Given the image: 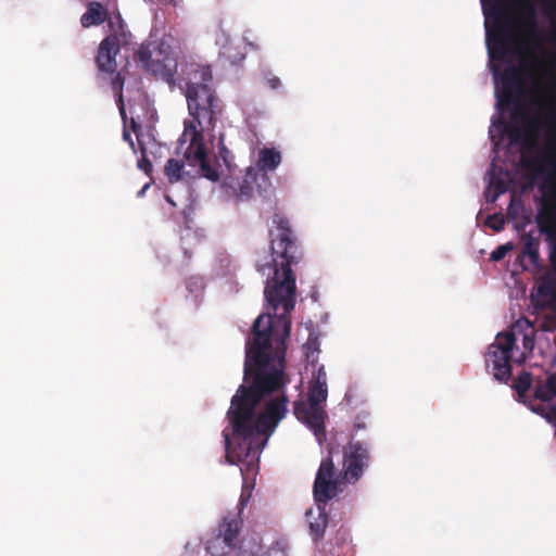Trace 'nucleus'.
<instances>
[{
  "label": "nucleus",
  "instance_id": "nucleus-1",
  "mask_svg": "<svg viewBox=\"0 0 556 556\" xmlns=\"http://www.w3.org/2000/svg\"><path fill=\"white\" fill-rule=\"evenodd\" d=\"M275 228L270 236V261L257 263V270L266 276L264 298L266 308L271 309L282 333L277 342L275 356L271 355L273 317L261 314L252 327V340L245 345L243 384L231 399L227 417L232 428V437L239 441L231 448V440L224 434L228 455L235 454L239 460L248 458L258 447L261 437L271 435L288 412V397L278 395L267 402L256 415L261 401L285 386L286 340L291 332V313L295 306L296 285L292 266L301 260V251L290 222L276 213L273 217Z\"/></svg>",
  "mask_w": 556,
  "mask_h": 556
},
{
  "label": "nucleus",
  "instance_id": "nucleus-2",
  "mask_svg": "<svg viewBox=\"0 0 556 556\" xmlns=\"http://www.w3.org/2000/svg\"><path fill=\"white\" fill-rule=\"evenodd\" d=\"M186 99L190 122H185L184 136H190L185 157L190 166H198L205 178L217 181L219 174L210 163L204 144V131H213L224 111L223 101L212 88L210 65L190 63L186 71Z\"/></svg>",
  "mask_w": 556,
  "mask_h": 556
},
{
  "label": "nucleus",
  "instance_id": "nucleus-3",
  "mask_svg": "<svg viewBox=\"0 0 556 556\" xmlns=\"http://www.w3.org/2000/svg\"><path fill=\"white\" fill-rule=\"evenodd\" d=\"M517 7V21L523 28L538 23L536 0H511ZM505 0H481L485 17L486 43L492 59L503 60L507 53L505 30L507 21L504 20ZM545 14L553 24V40L556 42V0H542Z\"/></svg>",
  "mask_w": 556,
  "mask_h": 556
},
{
  "label": "nucleus",
  "instance_id": "nucleus-4",
  "mask_svg": "<svg viewBox=\"0 0 556 556\" xmlns=\"http://www.w3.org/2000/svg\"><path fill=\"white\" fill-rule=\"evenodd\" d=\"M332 454L333 448H328V456L323 458L315 477L313 494L317 508L309 509L306 513L309 533L314 542L324 539L329 522L326 505L340 492V480L336 477L337 469L333 464Z\"/></svg>",
  "mask_w": 556,
  "mask_h": 556
},
{
  "label": "nucleus",
  "instance_id": "nucleus-5",
  "mask_svg": "<svg viewBox=\"0 0 556 556\" xmlns=\"http://www.w3.org/2000/svg\"><path fill=\"white\" fill-rule=\"evenodd\" d=\"M135 59L153 76L168 84L175 81L177 60L170 47L164 42L149 41L140 45Z\"/></svg>",
  "mask_w": 556,
  "mask_h": 556
},
{
  "label": "nucleus",
  "instance_id": "nucleus-6",
  "mask_svg": "<svg viewBox=\"0 0 556 556\" xmlns=\"http://www.w3.org/2000/svg\"><path fill=\"white\" fill-rule=\"evenodd\" d=\"M327 396V387L311 384L307 401H295L293 407L295 417L306 425L319 441L325 435L326 412L324 405Z\"/></svg>",
  "mask_w": 556,
  "mask_h": 556
},
{
  "label": "nucleus",
  "instance_id": "nucleus-7",
  "mask_svg": "<svg viewBox=\"0 0 556 556\" xmlns=\"http://www.w3.org/2000/svg\"><path fill=\"white\" fill-rule=\"evenodd\" d=\"M223 187L227 194L238 201L250 200L254 191L263 198H269L274 193V187L267 172L254 167H249L242 177H226Z\"/></svg>",
  "mask_w": 556,
  "mask_h": 556
},
{
  "label": "nucleus",
  "instance_id": "nucleus-8",
  "mask_svg": "<svg viewBox=\"0 0 556 556\" xmlns=\"http://www.w3.org/2000/svg\"><path fill=\"white\" fill-rule=\"evenodd\" d=\"M242 508L238 511H228L218 523L213 535L206 541L205 549L212 556H227L236 547L240 540L243 526L241 517Z\"/></svg>",
  "mask_w": 556,
  "mask_h": 556
},
{
  "label": "nucleus",
  "instance_id": "nucleus-9",
  "mask_svg": "<svg viewBox=\"0 0 556 556\" xmlns=\"http://www.w3.org/2000/svg\"><path fill=\"white\" fill-rule=\"evenodd\" d=\"M516 342L513 332L498 333L485 355V364L492 367L496 380L506 382L511 376L510 357Z\"/></svg>",
  "mask_w": 556,
  "mask_h": 556
},
{
  "label": "nucleus",
  "instance_id": "nucleus-10",
  "mask_svg": "<svg viewBox=\"0 0 556 556\" xmlns=\"http://www.w3.org/2000/svg\"><path fill=\"white\" fill-rule=\"evenodd\" d=\"M370 462L369 444L352 437L343 447V479L349 483L357 482Z\"/></svg>",
  "mask_w": 556,
  "mask_h": 556
},
{
  "label": "nucleus",
  "instance_id": "nucleus-11",
  "mask_svg": "<svg viewBox=\"0 0 556 556\" xmlns=\"http://www.w3.org/2000/svg\"><path fill=\"white\" fill-rule=\"evenodd\" d=\"M121 51V42L117 35L106 36L99 45L96 55V65L100 75L104 79H109L112 85L115 75L119 74L125 77L126 70L117 71L116 55Z\"/></svg>",
  "mask_w": 556,
  "mask_h": 556
},
{
  "label": "nucleus",
  "instance_id": "nucleus-12",
  "mask_svg": "<svg viewBox=\"0 0 556 556\" xmlns=\"http://www.w3.org/2000/svg\"><path fill=\"white\" fill-rule=\"evenodd\" d=\"M522 71L519 67L508 66L502 76V94L500 103H518L522 94Z\"/></svg>",
  "mask_w": 556,
  "mask_h": 556
},
{
  "label": "nucleus",
  "instance_id": "nucleus-13",
  "mask_svg": "<svg viewBox=\"0 0 556 556\" xmlns=\"http://www.w3.org/2000/svg\"><path fill=\"white\" fill-rule=\"evenodd\" d=\"M108 15V9L101 2L89 1L86 12L80 17V24L84 28L99 26L106 21Z\"/></svg>",
  "mask_w": 556,
  "mask_h": 556
},
{
  "label": "nucleus",
  "instance_id": "nucleus-14",
  "mask_svg": "<svg viewBox=\"0 0 556 556\" xmlns=\"http://www.w3.org/2000/svg\"><path fill=\"white\" fill-rule=\"evenodd\" d=\"M523 38L527 48L532 47L538 51H544L546 40L544 31L539 27V23H535L534 26L523 27ZM527 52L533 60H536L535 55L529 52V49H527Z\"/></svg>",
  "mask_w": 556,
  "mask_h": 556
},
{
  "label": "nucleus",
  "instance_id": "nucleus-15",
  "mask_svg": "<svg viewBox=\"0 0 556 556\" xmlns=\"http://www.w3.org/2000/svg\"><path fill=\"white\" fill-rule=\"evenodd\" d=\"M281 163V154L271 148H264L260 151L258 163L255 169L265 172L274 170Z\"/></svg>",
  "mask_w": 556,
  "mask_h": 556
},
{
  "label": "nucleus",
  "instance_id": "nucleus-16",
  "mask_svg": "<svg viewBox=\"0 0 556 556\" xmlns=\"http://www.w3.org/2000/svg\"><path fill=\"white\" fill-rule=\"evenodd\" d=\"M262 549L261 542L252 538L250 540L243 539L232 552H236L235 556H258Z\"/></svg>",
  "mask_w": 556,
  "mask_h": 556
},
{
  "label": "nucleus",
  "instance_id": "nucleus-17",
  "mask_svg": "<svg viewBox=\"0 0 556 556\" xmlns=\"http://www.w3.org/2000/svg\"><path fill=\"white\" fill-rule=\"evenodd\" d=\"M523 245H522V254L530 258L531 264L538 265L540 260V241L538 238L532 237L531 235H525L522 237Z\"/></svg>",
  "mask_w": 556,
  "mask_h": 556
},
{
  "label": "nucleus",
  "instance_id": "nucleus-18",
  "mask_svg": "<svg viewBox=\"0 0 556 556\" xmlns=\"http://www.w3.org/2000/svg\"><path fill=\"white\" fill-rule=\"evenodd\" d=\"M534 396L543 402L556 396V375L549 376L544 383L536 386Z\"/></svg>",
  "mask_w": 556,
  "mask_h": 556
},
{
  "label": "nucleus",
  "instance_id": "nucleus-19",
  "mask_svg": "<svg viewBox=\"0 0 556 556\" xmlns=\"http://www.w3.org/2000/svg\"><path fill=\"white\" fill-rule=\"evenodd\" d=\"M124 84H125V77L117 74V75H115V78L112 81L111 88L114 92L121 117H122L124 124H126L127 115H126L124 97H123Z\"/></svg>",
  "mask_w": 556,
  "mask_h": 556
},
{
  "label": "nucleus",
  "instance_id": "nucleus-20",
  "mask_svg": "<svg viewBox=\"0 0 556 556\" xmlns=\"http://www.w3.org/2000/svg\"><path fill=\"white\" fill-rule=\"evenodd\" d=\"M130 127H131L132 131L136 134L137 140H138V144L140 147V150H141V153H142L141 159L138 161V167L140 169L144 170L147 174H149L151 172V169H152V164H151L150 160L146 155V149H144V147H143V144L141 142V139H140L139 131L141 130L142 126L134 117H131L130 118Z\"/></svg>",
  "mask_w": 556,
  "mask_h": 556
},
{
  "label": "nucleus",
  "instance_id": "nucleus-21",
  "mask_svg": "<svg viewBox=\"0 0 556 556\" xmlns=\"http://www.w3.org/2000/svg\"><path fill=\"white\" fill-rule=\"evenodd\" d=\"M185 164L181 160L169 159L165 165L164 173L169 182H176L181 178Z\"/></svg>",
  "mask_w": 556,
  "mask_h": 556
},
{
  "label": "nucleus",
  "instance_id": "nucleus-22",
  "mask_svg": "<svg viewBox=\"0 0 556 556\" xmlns=\"http://www.w3.org/2000/svg\"><path fill=\"white\" fill-rule=\"evenodd\" d=\"M532 384V376L530 372L523 371L521 372L514 384L515 390L518 394L523 395L526 394Z\"/></svg>",
  "mask_w": 556,
  "mask_h": 556
},
{
  "label": "nucleus",
  "instance_id": "nucleus-23",
  "mask_svg": "<svg viewBox=\"0 0 556 556\" xmlns=\"http://www.w3.org/2000/svg\"><path fill=\"white\" fill-rule=\"evenodd\" d=\"M266 556H288V543L285 540L274 542L266 552Z\"/></svg>",
  "mask_w": 556,
  "mask_h": 556
},
{
  "label": "nucleus",
  "instance_id": "nucleus-24",
  "mask_svg": "<svg viewBox=\"0 0 556 556\" xmlns=\"http://www.w3.org/2000/svg\"><path fill=\"white\" fill-rule=\"evenodd\" d=\"M485 225L494 231H501L504 228L505 222L501 214L495 213L486 217Z\"/></svg>",
  "mask_w": 556,
  "mask_h": 556
},
{
  "label": "nucleus",
  "instance_id": "nucleus-25",
  "mask_svg": "<svg viewBox=\"0 0 556 556\" xmlns=\"http://www.w3.org/2000/svg\"><path fill=\"white\" fill-rule=\"evenodd\" d=\"M513 249V243H506L498 245L492 253H491V260L494 262L502 261L506 254Z\"/></svg>",
  "mask_w": 556,
  "mask_h": 556
},
{
  "label": "nucleus",
  "instance_id": "nucleus-26",
  "mask_svg": "<svg viewBox=\"0 0 556 556\" xmlns=\"http://www.w3.org/2000/svg\"><path fill=\"white\" fill-rule=\"evenodd\" d=\"M494 188H495V191H494L493 195L488 199L489 202H495L497 200V198L501 194L505 193L506 190H507V187H506L505 182L502 181L501 179H498L495 182Z\"/></svg>",
  "mask_w": 556,
  "mask_h": 556
},
{
  "label": "nucleus",
  "instance_id": "nucleus-27",
  "mask_svg": "<svg viewBox=\"0 0 556 556\" xmlns=\"http://www.w3.org/2000/svg\"><path fill=\"white\" fill-rule=\"evenodd\" d=\"M223 54L227 58V60L232 65L241 63L245 58V55L243 53H238V54L232 55L230 48H226L225 51L223 52Z\"/></svg>",
  "mask_w": 556,
  "mask_h": 556
},
{
  "label": "nucleus",
  "instance_id": "nucleus-28",
  "mask_svg": "<svg viewBox=\"0 0 556 556\" xmlns=\"http://www.w3.org/2000/svg\"><path fill=\"white\" fill-rule=\"evenodd\" d=\"M312 384L327 387V375L323 366L317 370V374Z\"/></svg>",
  "mask_w": 556,
  "mask_h": 556
},
{
  "label": "nucleus",
  "instance_id": "nucleus-29",
  "mask_svg": "<svg viewBox=\"0 0 556 556\" xmlns=\"http://www.w3.org/2000/svg\"><path fill=\"white\" fill-rule=\"evenodd\" d=\"M268 85L271 89H277L278 87H280L281 81L278 77L275 76L268 79Z\"/></svg>",
  "mask_w": 556,
  "mask_h": 556
},
{
  "label": "nucleus",
  "instance_id": "nucleus-30",
  "mask_svg": "<svg viewBox=\"0 0 556 556\" xmlns=\"http://www.w3.org/2000/svg\"><path fill=\"white\" fill-rule=\"evenodd\" d=\"M123 138H124L125 141H127L130 144L131 149H135V143H134V141L131 139L130 134L127 131L126 128H124Z\"/></svg>",
  "mask_w": 556,
  "mask_h": 556
},
{
  "label": "nucleus",
  "instance_id": "nucleus-31",
  "mask_svg": "<svg viewBox=\"0 0 556 556\" xmlns=\"http://www.w3.org/2000/svg\"><path fill=\"white\" fill-rule=\"evenodd\" d=\"M540 292L548 294L552 292V287L544 283L540 287Z\"/></svg>",
  "mask_w": 556,
  "mask_h": 556
},
{
  "label": "nucleus",
  "instance_id": "nucleus-32",
  "mask_svg": "<svg viewBox=\"0 0 556 556\" xmlns=\"http://www.w3.org/2000/svg\"><path fill=\"white\" fill-rule=\"evenodd\" d=\"M229 153V151L225 148V147H222L220 148V155L224 159V162L226 164H228V161H227V154Z\"/></svg>",
  "mask_w": 556,
  "mask_h": 556
},
{
  "label": "nucleus",
  "instance_id": "nucleus-33",
  "mask_svg": "<svg viewBox=\"0 0 556 556\" xmlns=\"http://www.w3.org/2000/svg\"><path fill=\"white\" fill-rule=\"evenodd\" d=\"M533 341L528 338V336H525V348L532 346Z\"/></svg>",
  "mask_w": 556,
  "mask_h": 556
},
{
  "label": "nucleus",
  "instance_id": "nucleus-34",
  "mask_svg": "<svg viewBox=\"0 0 556 556\" xmlns=\"http://www.w3.org/2000/svg\"><path fill=\"white\" fill-rule=\"evenodd\" d=\"M364 427H365V425H364V424H361V422H356V424L354 425V429H355V430H358V429L364 428Z\"/></svg>",
  "mask_w": 556,
  "mask_h": 556
},
{
  "label": "nucleus",
  "instance_id": "nucleus-35",
  "mask_svg": "<svg viewBox=\"0 0 556 556\" xmlns=\"http://www.w3.org/2000/svg\"><path fill=\"white\" fill-rule=\"evenodd\" d=\"M166 200H167L170 204L175 205V204H174V202L172 201V199H170L168 195L166 197Z\"/></svg>",
  "mask_w": 556,
  "mask_h": 556
}]
</instances>
